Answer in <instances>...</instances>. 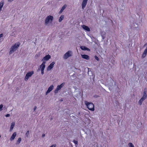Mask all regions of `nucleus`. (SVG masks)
I'll return each instance as SVG.
<instances>
[{"label": "nucleus", "instance_id": "20", "mask_svg": "<svg viewBox=\"0 0 147 147\" xmlns=\"http://www.w3.org/2000/svg\"><path fill=\"white\" fill-rule=\"evenodd\" d=\"M64 15H61L59 19V22H61L62 20L64 18Z\"/></svg>", "mask_w": 147, "mask_h": 147}, {"label": "nucleus", "instance_id": "26", "mask_svg": "<svg viewBox=\"0 0 147 147\" xmlns=\"http://www.w3.org/2000/svg\"><path fill=\"white\" fill-rule=\"evenodd\" d=\"M29 130L27 131L25 134V135L26 137H28L29 134Z\"/></svg>", "mask_w": 147, "mask_h": 147}, {"label": "nucleus", "instance_id": "12", "mask_svg": "<svg viewBox=\"0 0 147 147\" xmlns=\"http://www.w3.org/2000/svg\"><path fill=\"white\" fill-rule=\"evenodd\" d=\"M130 27L131 28L137 27L138 26V25L134 22H130Z\"/></svg>", "mask_w": 147, "mask_h": 147}, {"label": "nucleus", "instance_id": "21", "mask_svg": "<svg viewBox=\"0 0 147 147\" xmlns=\"http://www.w3.org/2000/svg\"><path fill=\"white\" fill-rule=\"evenodd\" d=\"M21 138H19L18 139V140L17 141L16 144H19L21 141Z\"/></svg>", "mask_w": 147, "mask_h": 147}, {"label": "nucleus", "instance_id": "37", "mask_svg": "<svg viewBox=\"0 0 147 147\" xmlns=\"http://www.w3.org/2000/svg\"><path fill=\"white\" fill-rule=\"evenodd\" d=\"M101 146H99L98 145L97 146V147H101Z\"/></svg>", "mask_w": 147, "mask_h": 147}, {"label": "nucleus", "instance_id": "13", "mask_svg": "<svg viewBox=\"0 0 147 147\" xmlns=\"http://www.w3.org/2000/svg\"><path fill=\"white\" fill-rule=\"evenodd\" d=\"M17 134L16 132H14L13 133L11 137L10 138V140L11 141L13 140L16 136Z\"/></svg>", "mask_w": 147, "mask_h": 147}, {"label": "nucleus", "instance_id": "25", "mask_svg": "<svg viewBox=\"0 0 147 147\" xmlns=\"http://www.w3.org/2000/svg\"><path fill=\"white\" fill-rule=\"evenodd\" d=\"M73 142L75 143L76 146V145H78V142L77 141H76L75 140H74Z\"/></svg>", "mask_w": 147, "mask_h": 147}, {"label": "nucleus", "instance_id": "35", "mask_svg": "<svg viewBox=\"0 0 147 147\" xmlns=\"http://www.w3.org/2000/svg\"><path fill=\"white\" fill-rule=\"evenodd\" d=\"M3 34H0V38L2 37L3 36Z\"/></svg>", "mask_w": 147, "mask_h": 147}, {"label": "nucleus", "instance_id": "19", "mask_svg": "<svg viewBox=\"0 0 147 147\" xmlns=\"http://www.w3.org/2000/svg\"><path fill=\"white\" fill-rule=\"evenodd\" d=\"M15 125V122H13L12 123L11 125L10 128V131H12V130L13 129V128L14 126Z\"/></svg>", "mask_w": 147, "mask_h": 147}, {"label": "nucleus", "instance_id": "39", "mask_svg": "<svg viewBox=\"0 0 147 147\" xmlns=\"http://www.w3.org/2000/svg\"><path fill=\"white\" fill-rule=\"evenodd\" d=\"M37 55V56H38V55H35V56Z\"/></svg>", "mask_w": 147, "mask_h": 147}, {"label": "nucleus", "instance_id": "5", "mask_svg": "<svg viewBox=\"0 0 147 147\" xmlns=\"http://www.w3.org/2000/svg\"><path fill=\"white\" fill-rule=\"evenodd\" d=\"M34 72L33 71H29L26 74L25 77L24 79L26 81H27L29 78L31 76L34 74Z\"/></svg>", "mask_w": 147, "mask_h": 147}, {"label": "nucleus", "instance_id": "1", "mask_svg": "<svg viewBox=\"0 0 147 147\" xmlns=\"http://www.w3.org/2000/svg\"><path fill=\"white\" fill-rule=\"evenodd\" d=\"M20 45V43L19 42H18L16 43L14 45L12 46L10 49V51L9 52V55H11L12 53H13L19 47Z\"/></svg>", "mask_w": 147, "mask_h": 147}, {"label": "nucleus", "instance_id": "15", "mask_svg": "<svg viewBox=\"0 0 147 147\" xmlns=\"http://www.w3.org/2000/svg\"><path fill=\"white\" fill-rule=\"evenodd\" d=\"M67 7V5L66 4L64 5L62 7L61 10L59 11V13H61L63 11V10L66 8Z\"/></svg>", "mask_w": 147, "mask_h": 147}, {"label": "nucleus", "instance_id": "33", "mask_svg": "<svg viewBox=\"0 0 147 147\" xmlns=\"http://www.w3.org/2000/svg\"><path fill=\"white\" fill-rule=\"evenodd\" d=\"M36 106H35L34 107V111H35V110H36Z\"/></svg>", "mask_w": 147, "mask_h": 147}, {"label": "nucleus", "instance_id": "7", "mask_svg": "<svg viewBox=\"0 0 147 147\" xmlns=\"http://www.w3.org/2000/svg\"><path fill=\"white\" fill-rule=\"evenodd\" d=\"M51 57L49 55H47L44 57L42 60V61L43 62L45 61L48 60L50 59L51 58Z\"/></svg>", "mask_w": 147, "mask_h": 147}, {"label": "nucleus", "instance_id": "38", "mask_svg": "<svg viewBox=\"0 0 147 147\" xmlns=\"http://www.w3.org/2000/svg\"><path fill=\"white\" fill-rule=\"evenodd\" d=\"M13 0H9V1H13Z\"/></svg>", "mask_w": 147, "mask_h": 147}, {"label": "nucleus", "instance_id": "31", "mask_svg": "<svg viewBox=\"0 0 147 147\" xmlns=\"http://www.w3.org/2000/svg\"><path fill=\"white\" fill-rule=\"evenodd\" d=\"M5 117H9L10 116V115L9 114H7L5 115Z\"/></svg>", "mask_w": 147, "mask_h": 147}, {"label": "nucleus", "instance_id": "30", "mask_svg": "<svg viewBox=\"0 0 147 147\" xmlns=\"http://www.w3.org/2000/svg\"><path fill=\"white\" fill-rule=\"evenodd\" d=\"M56 144H54L52 145L50 147H56Z\"/></svg>", "mask_w": 147, "mask_h": 147}, {"label": "nucleus", "instance_id": "29", "mask_svg": "<svg viewBox=\"0 0 147 147\" xmlns=\"http://www.w3.org/2000/svg\"><path fill=\"white\" fill-rule=\"evenodd\" d=\"M3 105L1 104L0 105V111H1L2 110V108L3 107Z\"/></svg>", "mask_w": 147, "mask_h": 147}, {"label": "nucleus", "instance_id": "11", "mask_svg": "<svg viewBox=\"0 0 147 147\" xmlns=\"http://www.w3.org/2000/svg\"><path fill=\"white\" fill-rule=\"evenodd\" d=\"M55 64L54 62H53L47 67V70L49 71L51 70L53 67L54 65Z\"/></svg>", "mask_w": 147, "mask_h": 147}, {"label": "nucleus", "instance_id": "32", "mask_svg": "<svg viewBox=\"0 0 147 147\" xmlns=\"http://www.w3.org/2000/svg\"><path fill=\"white\" fill-rule=\"evenodd\" d=\"M95 58L98 61V60L99 59H98V57L97 56H95Z\"/></svg>", "mask_w": 147, "mask_h": 147}, {"label": "nucleus", "instance_id": "40", "mask_svg": "<svg viewBox=\"0 0 147 147\" xmlns=\"http://www.w3.org/2000/svg\"><path fill=\"white\" fill-rule=\"evenodd\" d=\"M37 55V56H38V55H35V56Z\"/></svg>", "mask_w": 147, "mask_h": 147}, {"label": "nucleus", "instance_id": "23", "mask_svg": "<svg viewBox=\"0 0 147 147\" xmlns=\"http://www.w3.org/2000/svg\"><path fill=\"white\" fill-rule=\"evenodd\" d=\"M143 101H144V100L141 98L139 100V101L138 102L139 104L140 105H141L142 104V103Z\"/></svg>", "mask_w": 147, "mask_h": 147}, {"label": "nucleus", "instance_id": "17", "mask_svg": "<svg viewBox=\"0 0 147 147\" xmlns=\"http://www.w3.org/2000/svg\"><path fill=\"white\" fill-rule=\"evenodd\" d=\"M65 84V83H63L62 84H61L60 85H58L57 86V88L60 90L61 89V88L64 86Z\"/></svg>", "mask_w": 147, "mask_h": 147}, {"label": "nucleus", "instance_id": "22", "mask_svg": "<svg viewBox=\"0 0 147 147\" xmlns=\"http://www.w3.org/2000/svg\"><path fill=\"white\" fill-rule=\"evenodd\" d=\"M59 90H59L58 88H57H57H56V89L54 90V93L55 94L57 93L58 92V91Z\"/></svg>", "mask_w": 147, "mask_h": 147}, {"label": "nucleus", "instance_id": "24", "mask_svg": "<svg viewBox=\"0 0 147 147\" xmlns=\"http://www.w3.org/2000/svg\"><path fill=\"white\" fill-rule=\"evenodd\" d=\"M129 147H134V145L131 143H129L128 144Z\"/></svg>", "mask_w": 147, "mask_h": 147}, {"label": "nucleus", "instance_id": "16", "mask_svg": "<svg viewBox=\"0 0 147 147\" xmlns=\"http://www.w3.org/2000/svg\"><path fill=\"white\" fill-rule=\"evenodd\" d=\"M82 57L86 59V60H88L89 59V56L87 55H81Z\"/></svg>", "mask_w": 147, "mask_h": 147}, {"label": "nucleus", "instance_id": "3", "mask_svg": "<svg viewBox=\"0 0 147 147\" xmlns=\"http://www.w3.org/2000/svg\"><path fill=\"white\" fill-rule=\"evenodd\" d=\"M53 19V16L49 15L47 16L45 20V24L47 25L49 23H51Z\"/></svg>", "mask_w": 147, "mask_h": 147}, {"label": "nucleus", "instance_id": "27", "mask_svg": "<svg viewBox=\"0 0 147 147\" xmlns=\"http://www.w3.org/2000/svg\"><path fill=\"white\" fill-rule=\"evenodd\" d=\"M147 55L146 54H144V53H143L142 56V58H144Z\"/></svg>", "mask_w": 147, "mask_h": 147}, {"label": "nucleus", "instance_id": "14", "mask_svg": "<svg viewBox=\"0 0 147 147\" xmlns=\"http://www.w3.org/2000/svg\"><path fill=\"white\" fill-rule=\"evenodd\" d=\"M82 26L83 28L86 31L88 32L90 31V28L88 26L85 25H83Z\"/></svg>", "mask_w": 147, "mask_h": 147}, {"label": "nucleus", "instance_id": "28", "mask_svg": "<svg viewBox=\"0 0 147 147\" xmlns=\"http://www.w3.org/2000/svg\"><path fill=\"white\" fill-rule=\"evenodd\" d=\"M143 53L145 54H146L147 55V47L145 50L144 51V53Z\"/></svg>", "mask_w": 147, "mask_h": 147}, {"label": "nucleus", "instance_id": "10", "mask_svg": "<svg viewBox=\"0 0 147 147\" xmlns=\"http://www.w3.org/2000/svg\"><path fill=\"white\" fill-rule=\"evenodd\" d=\"M54 86L53 85H51L48 88L46 94L47 95L48 93L50 92L53 89Z\"/></svg>", "mask_w": 147, "mask_h": 147}, {"label": "nucleus", "instance_id": "4", "mask_svg": "<svg viewBox=\"0 0 147 147\" xmlns=\"http://www.w3.org/2000/svg\"><path fill=\"white\" fill-rule=\"evenodd\" d=\"M72 52L71 51H69L63 55V58L64 59H67L69 57L72 55Z\"/></svg>", "mask_w": 147, "mask_h": 147}, {"label": "nucleus", "instance_id": "9", "mask_svg": "<svg viewBox=\"0 0 147 147\" xmlns=\"http://www.w3.org/2000/svg\"><path fill=\"white\" fill-rule=\"evenodd\" d=\"M147 97L146 90V89H144V91L142 97L141 98L143 100H144L146 99Z\"/></svg>", "mask_w": 147, "mask_h": 147}, {"label": "nucleus", "instance_id": "36", "mask_svg": "<svg viewBox=\"0 0 147 147\" xmlns=\"http://www.w3.org/2000/svg\"><path fill=\"white\" fill-rule=\"evenodd\" d=\"M45 136V134H43L42 135V137H44Z\"/></svg>", "mask_w": 147, "mask_h": 147}, {"label": "nucleus", "instance_id": "18", "mask_svg": "<svg viewBox=\"0 0 147 147\" xmlns=\"http://www.w3.org/2000/svg\"><path fill=\"white\" fill-rule=\"evenodd\" d=\"M80 48L82 50H87L88 51H90V49H89L84 46H81L80 47Z\"/></svg>", "mask_w": 147, "mask_h": 147}, {"label": "nucleus", "instance_id": "6", "mask_svg": "<svg viewBox=\"0 0 147 147\" xmlns=\"http://www.w3.org/2000/svg\"><path fill=\"white\" fill-rule=\"evenodd\" d=\"M45 61L43 62L40 66V68L41 69V73L42 75L44 74V69L45 67Z\"/></svg>", "mask_w": 147, "mask_h": 147}, {"label": "nucleus", "instance_id": "2", "mask_svg": "<svg viewBox=\"0 0 147 147\" xmlns=\"http://www.w3.org/2000/svg\"><path fill=\"white\" fill-rule=\"evenodd\" d=\"M85 104L89 110H91L92 111H94V105L93 103L85 101Z\"/></svg>", "mask_w": 147, "mask_h": 147}, {"label": "nucleus", "instance_id": "8", "mask_svg": "<svg viewBox=\"0 0 147 147\" xmlns=\"http://www.w3.org/2000/svg\"><path fill=\"white\" fill-rule=\"evenodd\" d=\"M88 0H83L82 4V9H84L86 7L87 4V1Z\"/></svg>", "mask_w": 147, "mask_h": 147}, {"label": "nucleus", "instance_id": "34", "mask_svg": "<svg viewBox=\"0 0 147 147\" xmlns=\"http://www.w3.org/2000/svg\"><path fill=\"white\" fill-rule=\"evenodd\" d=\"M101 36L103 40L105 38V37L103 35H102Z\"/></svg>", "mask_w": 147, "mask_h": 147}, {"label": "nucleus", "instance_id": "41", "mask_svg": "<svg viewBox=\"0 0 147 147\" xmlns=\"http://www.w3.org/2000/svg\"><path fill=\"white\" fill-rule=\"evenodd\" d=\"M37 55V56H38V55H35V56Z\"/></svg>", "mask_w": 147, "mask_h": 147}]
</instances>
